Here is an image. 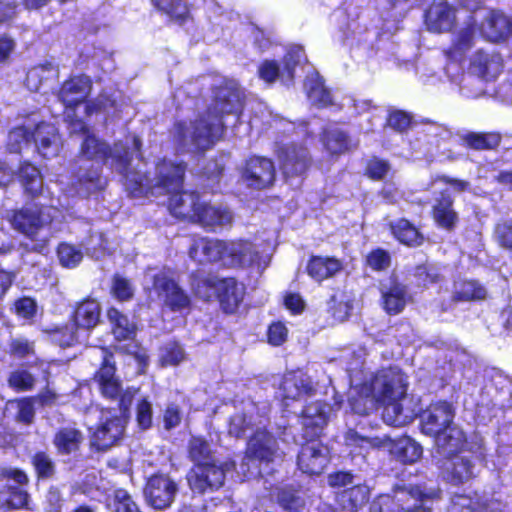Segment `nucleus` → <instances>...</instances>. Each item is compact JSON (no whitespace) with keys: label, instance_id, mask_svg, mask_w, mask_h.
<instances>
[{"label":"nucleus","instance_id":"nucleus-1","mask_svg":"<svg viewBox=\"0 0 512 512\" xmlns=\"http://www.w3.org/2000/svg\"><path fill=\"white\" fill-rule=\"evenodd\" d=\"M210 103L191 122V144L196 153L203 155L224 136L227 126L225 117H240L245 105V95L235 85L222 83L212 88Z\"/></svg>","mask_w":512,"mask_h":512},{"label":"nucleus","instance_id":"nucleus-2","mask_svg":"<svg viewBox=\"0 0 512 512\" xmlns=\"http://www.w3.org/2000/svg\"><path fill=\"white\" fill-rule=\"evenodd\" d=\"M66 123L72 134L83 135L79 147V156L82 159L95 162L101 166L108 165L120 175L127 177L133 160L130 149L122 142L116 141L110 145L97 137L89 126L76 115L66 117Z\"/></svg>","mask_w":512,"mask_h":512},{"label":"nucleus","instance_id":"nucleus-3","mask_svg":"<svg viewBox=\"0 0 512 512\" xmlns=\"http://www.w3.org/2000/svg\"><path fill=\"white\" fill-rule=\"evenodd\" d=\"M189 281L197 298L204 302L217 301L226 315L236 314L244 302L246 287L235 276L220 277L214 272L195 270L190 273Z\"/></svg>","mask_w":512,"mask_h":512},{"label":"nucleus","instance_id":"nucleus-4","mask_svg":"<svg viewBox=\"0 0 512 512\" xmlns=\"http://www.w3.org/2000/svg\"><path fill=\"white\" fill-rule=\"evenodd\" d=\"M278 456L277 437L264 428L256 429L247 441L239 464L240 473L246 479L262 478L261 465L273 463Z\"/></svg>","mask_w":512,"mask_h":512},{"label":"nucleus","instance_id":"nucleus-5","mask_svg":"<svg viewBox=\"0 0 512 512\" xmlns=\"http://www.w3.org/2000/svg\"><path fill=\"white\" fill-rule=\"evenodd\" d=\"M368 381L373 385L381 406L391 407L396 416L400 415L402 407L399 401L407 393L405 374L398 368L387 367L377 370Z\"/></svg>","mask_w":512,"mask_h":512},{"label":"nucleus","instance_id":"nucleus-6","mask_svg":"<svg viewBox=\"0 0 512 512\" xmlns=\"http://www.w3.org/2000/svg\"><path fill=\"white\" fill-rule=\"evenodd\" d=\"M113 353L105 350L100 367L94 373V380L99 386L101 395L110 401H117L119 412L127 416L133 401V394L123 390L121 380L116 376V364Z\"/></svg>","mask_w":512,"mask_h":512},{"label":"nucleus","instance_id":"nucleus-7","mask_svg":"<svg viewBox=\"0 0 512 512\" xmlns=\"http://www.w3.org/2000/svg\"><path fill=\"white\" fill-rule=\"evenodd\" d=\"M179 486L168 474L153 473L143 487L147 504L155 510H165L175 501Z\"/></svg>","mask_w":512,"mask_h":512},{"label":"nucleus","instance_id":"nucleus-8","mask_svg":"<svg viewBox=\"0 0 512 512\" xmlns=\"http://www.w3.org/2000/svg\"><path fill=\"white\" fill-rule=\"evenodd\" d=\"M241 179L254 190L271 188L276 181L274 162L267 157L250 155L240 169Z\"/></svg>","mask_w":512,"mask_h":512},{"label":"nucleus","instance_id":"nucleus-9","mask_svg":"<svg viewBox=\"0 0 512 512\" xmlns=\"http://www.w3.org/2000/svg\"><path fill=\"white\" fill-rule=\"evenodd\" d=\"M152 287L170 311L181 312L191 309V297L170 274L160 272L153 275Z\"/></svg>","mask_w":512,"mask_h":512},{"label":"nucleus","instance_id":"nucleus-10","mask_svg":"<svg viewBox=\"0 0 512 512\" xmlns=\"http://www.w3.org/2000/svg\"><path fill=\"white\" fill-rule=\"evenodd\" d=\"M275 155L285 177H296L305 174L312 158L307 146L303 143L289 142L277 147Z\"/></svg>","mask_w":512,"mask_h":512},{"label":"nucleus","instance_id":"nucleus-11","mask_svg":"<svg viewBox=\"0 0 512 512\" xmlns=\"http://www.w3.org/2000/svg\"><path fill=\"white\" fill-rule=\"evenodd\" d=\"M130 418L127 416L112 415L100 421L90 434V449L95 452H106L116 445L124 436L126 425Z\"/></svg>","mask_w":512,"mask_h":512},{"label":"nucleus","instance_id":"nucleus-12","mask_svg":"<svg viewBox=\"0 0 512 512\" xmlns=\"http://www.w3.org/2000/svg\"><path fill=\"white\" fill-rule=\"evenodd\" d=\"M91 90L92 80L83 73L70 75L59 85L56 95L68 113L65 118L76 115L75 109L87 100Z\"/></svg>","mask_w":512,"mask_h":512},{"label":"nucleus","instance_id":"nucleus-13","mask_svg":"<svg viewBox=\"0 0 512 512\" xmlns=\"http://www.w3.org/2000/svg\"><path fill=\"white\" fill-rule=\"evenodd\" d=\"M22 137L27 143H33L37 152L44 159H50L59 154L61 137L57 128L47 122H39L33 129L21 127Z\"/></svg>","mask_w":512,"mask_h":512},{"label":"nucleus","instance_id":"nucleus-14","mask_svg":"<svg viewBox=\"0 0 512 512\" xmlns=\"http://www.w3.org/2000/svg\"><path fill=\"white\" fill-rule=\"evenodd\" d=\"M225 471L215 461L196 463L187 474L189 488L198 494L218 490L224 485Z\"/></svg>","mask_w":512,"mask_h":512},{"label":"nucleus","instance_id":"nucleus-15","mask_svg":"<svg viewBox=\"0 0 512 512\" xmlns=\"http://www.w3.org/2000/svg\"><path fill=\"white\" fill-rule=\"evenodd\" d=\"M475 461L462 452L445 455L439 465L442 479L454 486L463 485L476 478Z\"/></svg>","mask_w":512,"mask_h":512},{"label":"nucleus","instance_id":"nucleus-16","mask_svg":"<svg viewBox=\"0 0 512 512\" xmlns=\"http://www.w3.org/2000/svg\"><path fill=\"white\" fill-rule=\"evenodd\" d=\"M297 454V467L307 475H320L329 462L328 449L319 438L305 437Z\"/></svg>","mask_w":512,"mask_h":512},{"label":"nucleus","instance_id":"nucleus-17","mask_svg":"<svg viewBox=\"0 0 512 512\" xmlns=\"http://www.w3.org/2000/svg\"><path fill=\"white\" fill-rule=\"evenodd\" d=\"M455 409L453 405L440 400L430 403L420 414V427L425 435L434 437L454 422Z\"/></svg>","mask_w":512,"mask_h":512},{"label":"nucleus","instance_id":"nucleus-18","mask_svg":"<svg viewBox=\"0 0 512 512\" xmlns=\"http://www.w3.org/2000/svg\"><path fill=\"white\" fill-rule=\"evenodd\" d=\"M315 393L316 389L310 380L304 379L295 371H289L280 380L276 398L280 401L282 411L290 412L289 407L292 403L300 401L303 396H312Z\"/></svg>","mask_w":512,"mask_h":512},{"label":"nucleus","instance_id":"nucleus-19","mask_svg":"<svg viewBox=\"0 0 512 512\" xmlns=\"http://www.w3.org/2000/svg\"><path fill=\"white\" fill-rule=\"evenodd\" d=\"M424 23L429 32L444 34L457 26V7L447 0L434 1L424 12Z\"/></svg>","mask_w":512,"mask_h":512},{"label":"nucleus","instance_id":"nucleus-20","mask_svg":"<svg viewBox=\"0 0 512 512\" xmlns=\"http://www.w3.org/2000/svg\"><path fill=\"white\" fill-rule=\"evenodd\" d=\"M187 163L161 158L155 165L156 182L154 188L161 189L166 194L181 190L184 186Z\"/></svg>","mask_w":512,"mask_h":512},{"label":"nucleus","instance_id":"nucleus-21","mask_svg":"<svg viewBox=\"0 0 512 512\" xmlns=\"http://www.w3.org/2000/svg\"><path fill=\"white\" fill-rule=\"evenodd\" d=\"M222 266L229 269H240L251 264L256 256L254 244L248 239L225 240L223 244Z\"/></svg>","mask_w":512,"mask_h":512},{"label":"nucleus","instance_id":"nucleus-22","mask_svg":"<svg viewBox=\"0 0 512 512\" xmlns=\"http://www.w3.org/2000/svg\"><path fill=\"white\" fill-rule=\"evenodd\" d=\"M504 61L500 53L478 49L470 58L469 71L484 81L495 80L503 71Z\"/></svg>","mask_w":512,"mask_h":512},{"label":"nucleus","instance_id":"nucleus-23","mask_svg":"<svg viewBox=\"0 0 512 512\" xmlns=\"http://www.w3.org/2000/svg\"><path fill=\"white\" fill-rule=\"evenodd\" d=\"M481 30L474 15H469L464 25L454 34L445 55L450 60L462 58L475 43L477 32Z\"/></svg>","mask_w":512,"mask_h":512},{"label":"nucleus","instance_id":"nucleus-24","mask_svg":"<svg viewBox=\"0 0 512 512\" xmlns=\"http://www.w3.org/2000/svg\"><path fill=\"white\" fill-rule=\"evenodd\" d=\"M45 223L43 206L34 204L14 210L11 218L12 227L33 239Z\"/></svg>","mask_w":512,"mask_h":512},{"label":"nucleus","instance_id":"nucleus-25","mask_svg":"<svg viewBox=\"0 0 512 512\" xmlns=\"http://www.w3.org/2000/svg\"><path fill=\"white\" fill-rule=\"evenodd\" d=\"M381 307L389 316H395L402 313L411 299L408 287L393 277L389 285L380 289Z\"/></svg>","mask_w":512,"mask_h":512},{"label":"nucleus","instance_id":"nucleus-26","mask_svg":"<svg viewBox=\"0 0 512 512\" xmlns=\"http://www.w3.org/2000/svg\"><path fill=\"white\" fill-rule=\"evenodd\" d=\"M430 214L437 227L449 232L453 231L459 222L458 212L454 208V197L447 190L439 192Z\"/></svg>","mask_w":512,"mask_h":512},{"label":"nucleus","instance_id":"nucleus-27","mask_svg":"<svg viewBox=\"0 0 512 512\" xmlns=\"http://www.w3.org/2000/svg\"><path fill=\"white\" fill-rule=\"evenodd\" d=\"M232 219V214L227 208L201 201L192 223L201 226L206 231H215L218 227L231 224Z\"/></svg>","mask_w":512,"mask_h":512},{"label":"nucleus","instance_id":"nucleus-28","mask_svg":"<svg viewBox=\"0 0 512 512\" xmlns=\"http://www.w3.org/2000/svg\"><path fill=\"white\" fill-rule=\"evenodd\" d=\"M154 10L171 23L184 26L193 22V4L188 0H149Z\"/></svg>","mask_w":512,"mask_h":512},{"label":"nucleus","instance_id":"nucleus-29","mask_svg":"<svg viewBox=\"0 0 512 512\" xmlns=\"http://www.w3.org/2000/svg\"><path fill=\"white\" fill-rule=\"evenodd\" d=\"M101 306L96 299L86 297L77 302L69 316L70 322L83 331H91L100 323Z\"/></svg>","mask_w":512,"mask_h":512},{"label":"nucleus","instance_id":"nucleus-30","mask_svg":"<svg viewBox=\"0 0 512 512\" xmlns=\"http://www.w3.org/2000/svg\"><path fill=\"white\" fill-rule=\"evenodd\" d=\"M106 319L116 342L134 341L137 336V323L115 306L106 309Z\"/></svg>","mask_w":512,"mask_h":512},{"label":"nucleus","instance_id":"nucleus-31","mask_svg":"<svg viewBox=\"0 0 512 512\" xmlns=\"http://www.w3.org/2000/svg\"><path fill=\"white\" fill-rule=\"evenodd\" d=\"M326 404L316 400L304 405L300 416L303 425V436L320 438L323 427L327 424Z\"/></svg>","mask_w":512,"mask_h":512},{"label":"nucleus","instance_id":"nucleus-32","mask_svg":"<svg viewBox=\"0 0 512 512\" xmlns=\"http://www.w3.org/2000/svg\"><path fill=\"white\" fill-rule=\"evenodd\" d=\"M480 27L488 40L502 42L512 33V19L501 9L491 8Z\"/></svg>","mask_w":512,"mask_h":512},{"label":"nucleus","instance_id":"nucleus-33","mask_svg":"<svg viewBox=\"0 0 512 512\" xmlns=\"http://www.w3.org/2000/svg\"><path fill=\"white\" fill-rule=\"evenodd\" d=\"M200 195L196 191H187L183 188L170 194L168 207L173 216L192 223L198 205Z\"/></svg>","mask_w":512,"mask_h":512},{"label":"nucleus","instance_id":"nucleus-34","mask_svg":"<svg viewBox=\"0 0 512 512\" xmlns=\"http://www.w3.org/2000/svg\"><path fill=\"white\" fill-rule=\"evenodd\" d=\"M343 269L342 261L334 256L311 255L306 263L305 272L318 283L333 278Z\"/></svg>","mask_w":512,"mask_h":512},{"label":"nucleus","instance_id":"nucleus-35","mask_svg":"<svg viewBox=\"0 0 512 512\" xmlns=\"http://www.w3.org/2000/svg\"><path fill=\"white\" fill-rule=\"evenodd\" d=\"M488 298L486 287L474 278H458L453 282V303L482 302Z\"/></svg>","mask_w":512,"mask_h":512},{"label":"nucleus","instance_id":"nucleus-36","mask_svg":"<svg viewBox=\"0 0 512 512\" xmlns=\"http://www.w3.org/2000/svg\"><path fill=\"white\" fill-rule=\"evenodd\" d=\"M387 227L393 238L406 247L416 248L425 243V236L419 227L405 217L389 222Z\"/></svg>","mask_w":512,"mask_h":512},{"label":"nucleus","instance_id":"nucleus-37","mask_svg":"<svg viewBox=\"0 0 512 512\" xmlns=\"http://www.w3.org/2000/svg\"><path fill=\"white\" fill-rule=\"evenodd\" d=\"M348 403L351 411L361 416H367L381 406L373 385L368 380L355 387L348 398Z\"/></svg>","mask_w":512,"mask_h":512},{"label":"nucleus","instance_id":"nucleus-38","mask_svg":"<svg viewBox=\"0 0 512 512\" xmlns=\"http://www.w3.org/2000/svg\"><path fill=\"white\" fill-rule=\"evenodd\" d=\"M320 140L331 157L343 155L352 148L350 135L339 128L324 129L320 134Z\"/></svg>","mask_w":512,"mask_h":512},{"label":"nucleus","instance_id":"nucleus-39","mask_svg":"<svg viewBox=\"0 0 512 512\" xmlns=\"http://www.w3.org/2000/svg\"><path fill=\"white\" fill-rule=\"evenodd\" d=\"M224 239L201 237L195 240L189 247V256L196 259L198 253L204 256L210 264L221 263L223 259Z\"/></svg>","mask_w":512,"mask_h":512},{"label":"nucleus","instance_id":"nucleus-40","mask_svg":"<svg viewBox=\"0 0 512 512\" xmlns=\"http://www.w3.org/2000/svg\"><path fill=\"white\" fill-rule=\"evenodd\" d=\"M433 438L438 448L444 450L446 455L463 452L467 444L464 431L454 422Z\"/></svg>","mask_w":512,"mask_h":512},{"label":"nucleus","instance_id":"nucleus-41","mask_svg":"<svg viewBox=\"0 0 512 512\" xmlns=\"http://www.w3.org/2000/svg\"><path fill=\"white\" fill-rule=\"evenodd\" d=\"M370 490L365 484L352 485L336 494V501L342 509L357 512L369 502Z\"/></svg>","mask_w":512,"mask_h":512},{"label":"nucleus","instance_id":"nucleus-42","mask_svg":"<svg viewBox=\"0 0 512 512\" xmlns=\"http://www.w3.org/2000/svg\"><path fill=\"white\" fill-rule=\"evenodd\" d=\"M462 144L470 150L492 151L497 150L502 142V135L498 131L468 132L461 138Z\"/></svg>","mask_w":512,"mask_h":512},{"label":"nucleus","instance_id":"nucleus-43","mask_svg":"<svg viewBox=\"0 0 512 512\" xmlns=\"http://www.w3.org/2000/svg\"><path fill=\"white\" fill-rule=\"evenodd\" d=\"M390 451L395 459L403 464L415 463L423 453L421 445L410 436H403L394 440L391 443Z\"/></svg>","mask_w":512,"mask_h":512},{"label":"nucleus","instance_id":"nucleus-44","mask_svg":"<svg viewBox=\"0 0 512 512\" xmlns=\"http://www.w3.org/2000/svg\"><path fill=\"white\" fill-rule=\"evenodd\" d=\"M83 439L79 429L64 427L55 433L52 442L59 454L70 455L80 449Z\"/></svg>","mask_w":512,"mask_h":512},{"label":"nucleus","instance_id":"nucleus-45","mask_svg":"<svg viewBox=\"0 0 512 512\" xmlns=\"http://www.w3.org/2000/svg\"><path fill=\"white\" fill-rule=\"evenodd\" d=\"M59 70L57 65L50 61L32 66L26 74V85L32 91H39L40 88L51 78H57Z\"/></svg>","mask_w":512,"mask_h":512},{"label":"nucleus","instance_id":"nucleus-46","mask_svg":"<svg viewBox=\"0 0 512 512\" xmlns=\"http://www.w3.org/2000/svg\"><path fill=\"white\" fill-rule=\"evenodd\" d=\"M305 91L307 97L319 109L327 108L334 104L329 89L325 86L324 80L319 75L311 77L305 82Z\"/></svg>","mask_w":512,"mask_h":512},{"label":"nucleus","instance_id":"nucleus-47","mask_svg":"<svg viewBox=\"0 0 512 512\" xmlns=\"http://www.w3.org/2000/svg\"><path fill=\"white\" fill-rule=\"evenodd\" d=\"M17 174L19 182L28 195L36 197L42 192V178L36 166L24 162L20 165Z\"/></svg>","mask_w":512,"mask_h":512},{"label":"nucleus","instance_id":"nucleus-48","mask_svg":"<svg viewBox=\"0 0 512 512\" xmlns=\"http://www.w3.org/2000/svg\"><path fill=\"white\" fill-rule=\"evenodd\" d=\"M412 276L415 280V285L422 290L429 288L432 285L441 283L444 276L440 269L430 262L417 264L412 271Z\"/></svg>","mask_w":512,"mask_h":512},{"label":"nucleus","instance_id":"nucleus-49","mask_svg":"<svg viewBox=\"0 0 512 512\" xmlns=\"http://www.w3.org/2000/svg\"><path fill=\"white\" fill-rule=\"evenodd\" d=\"M30 463L37 482L50 480L56 475V463L47 451H36L30 457Z\"/></svg>","mask_w":512,"mask_h":512},{"label":"nucleus","instance_id":"nucleus-50","mask_svg":"<svg viewBox=\"0 0 512 512\" xmlns=\"http://www.w3.org/2000/svg\"><path fill=\"white\" fill-rule=\"evenodd\" d=\"M4 491L8 494L1 504L4 511L31 510V495L26 489L17 485H7Z\"/></svg>","mask_w":512,"mask_h":512},{"label":"nucleus","instance_id":"nucleus-51","mask_svg":"<svg viewBox=\"0 0 512 512\" xmlns=\"http://www.w3.org/2000/svg\"><path fill=\"white\" fill-rule=\"evenodd\" d=\"M351 310L352 304L343 291H336L327 301V312L335 321L343 322L347 320Z\"/></svg>","mask_w":512,"mask_h":512},{"label":"nucleus","instance_id":"nucleus-52","mask_svg":"<svg viewBox=\"0 0 512 512\" xmlns=\"http://www.w3.org/2000/svg\"><path fill=\"white\" fill-rule=\"evenodd\" d=\"M78 331L74 323H65L49 331L52 340L60 347H72L79 342Z\"/></svg>","mask_w":512,"mask_h":512},{"label":"nucleus","instance_id":"nucleus-53","mask_svg":"<svg viewBox=\"0 0 512 512\" xmlns=\"http://www.w3.org/2000/svg\"><path fill=\"white\" fill-rule=\"evenodd\" d=\"M109 507L111 512H143L132 495L124 488L113 491Z\"/></svg>","mask_w":512,"mask_h":512},{"label":"nucleus","instance_id":"nucleus-54","mask_svg":"<svg viewBox=\"0 0 512 512\" xmlns=\"http://www.w3.org/2000/svg\"><path fill=\"white\" fill-rule=\"evenodd\" d=\"M188 457L194 463L214 461L208 441L202 436H193L188 443Z\"/></svg>","mask_w":512,"mask_h":512},{"label":"nucleus","instance_id":"nucleus-55","mask_svg":"<svg viewBox=\"0 0 512 512\" xmlns=\"http://www.w3.org/2000/svg\"><path fill=\"white\" fill-rule=\"evenodd\" d=\"M56 254L60 265L68 269L77 267L83 259L81 250L75 245L67 242H61L58 244Z\"/></svg>","mask_w":512,"mask_h":512},{"label":"nucleus","instance_id":"nucleus-56","mask_svg":"<svg viewBox=\"0 0 512 512\" xmlns=\"http://www.w3.org/2000/svg\"><path fill=\"white\" fill-rule=\"evenodd\" d=\"M413 123V115L405 110L391 109L387 113L386 125L399 134L407 133Z\"/></svg>","mask_w":512,"mask_h":512},{"label":"nucleus","instance_id":"nucleus-57","mask_svg":"<svg viewBox=\"0 0 512 512\" xmlns=\"http://www.w3.org/2000/svg\"><path fill=\"white\" fill-rule=\"evenodd\" d=\"M391 170V164L387 159L371 156L365 165L364 175L372 181H382Z\"/></svg>","mask_w":512,"mask_h":512},{"label":"nucleus","instance_id":"nucleus-58","mask_svg":"<svg viewBox=\"0 0 512 512\" xmlns=\"http://www.w3.org/2000/svg\"><path fill=\"white\" fill-rule=\"evenodd\" d=\"M110 294L118 302H129L134 297L131 281L119 274H114L112 276Z\"/></svg>","mask_w":512,"mask_h":512},{"label":"nucleus","instance_id":"nucleus-59","mask_svg":"<svg viewBox=\"0 0 512 512\" xmlns=\"http://www.w3.org/2000/svg\"><path fill=\"white\" fill-rule=\"evenodd\" d=\"M35 382V377L25 369L14 370L7 378L8 386L16 392L31 391Z\"/></svg>","mask_w":512,"mask_h":512},{"label":"nucleus","instance_id":"nucleus-60","mask_svg":"<svg viewBox=\"0 0 512 512\" xmlns=\"http://www.w3.org/2000/svg\"><path fill=\"white\" fill-rule=\"evenodd\" d=\"M135 419L141 431L149 430L153 426V408L147 397L139 399L135 406Z\"/></svg>","mask_w":512,"mask_h":512},{"label":"nucleus","instance_id":"nucleus-61","mask_svg":"<svg viewBox=\"0 0 512 512\" xmlns=\"http://www.w3.org/2000/svg\"><path fill=\"white\" fill-rule=\"evenodd\" d=\"M189 126L184 120H177L171 129V142L178 154L185 153L188 149Z\"/></svg>","mask_w":512,"mask_h":512},{"label":"nucleus","instance_id":"nucleus-62","mask_svg":"<svg viewBox=\"0 0 512 512\" xmlns=\"http://www.w3.org/2000/svg\"><path fill=\"white\" fill-rule=\"evenodd\" d=\"M17 412L15 418L24 425H30L35 417V398L26 396L14 400Z\"/></svg>","mask_w":512,"mask_h":512},{"label":"nucleus","instance_id":"nucleus-63","mask_svg":"<svg viewBox=\"0 0 512 512\" xmlns=\"http://www.w3.org/2000/svg\"><path fill=\"white\" fill-rule=\"evenodd\" d=\"M365 265L376 272L384 271L391 265V256L383 248L372 249L366 255Z\"/></svg>","mask_w":512,"mask_h":512},{"label":"nucleus","instance_id":"nucleus-64","mask_svg":"<svg viewBox=\"0 0 512 512\" xmlns=\"http://www.w3.org/2000/svg\"><path fill=\"white\" fill-rule=\"evenodd\" d=\"M289 330L285 322L277 320L272 321L266 331L267 343L273 347L283 345L288 339Z\"/></svg>","mask_w":512,"mask_h":512}]
</instances>
